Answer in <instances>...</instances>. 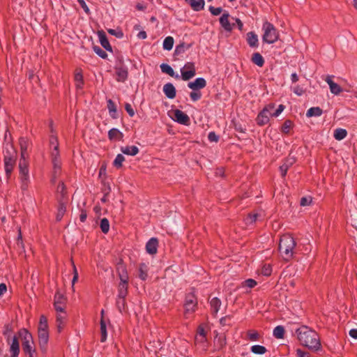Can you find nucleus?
<instances>
[{"label":"nucleus","mask_w":357,"mask_h":357,"mask_svg":"<svg viewBox=\"0 0 357 357\" xmlns=\"http://www.w3.org/2000/svg\"><path fill=\"white\" fill-rule=\"evenodd\" d=\"M20 146L21 150V157L18 165L20 188L23 193H26L31 185L29 161L27 160L28 140L26 138L21 137L20 139Z\"/></svg>","instance_id":"obj_1"},{"label":"nucleus","mask_w":357,"mask_h":357,"mask_svg":"<svg viewBox=\"0 0 357 357\" xmlns=\"http://www.w3.org/2000/svg\"><path fill=\"white\" fill-rule=\"evenodd\" d=\"M275 107V105L274 103L268 104L259 113L256 119L257 123L259 126H262L267 124L269 122L271 116L278 117L285 108L283 105H280L275 111L273 112Z\"/></svg>","instance_id":"obj_2"},{"label":"nucleus","mask_w":357,"mask_h":357,"mask_svg":"<svg viewBox=\"0 0 357 357\" xmlns=\"http://www.w3.org/2000/svg\"><path fill=\"white\" fill-rule=\"evenodd\" d=\"M295 247V240L291 235L284 234L280 238L279 252L284 260L289 261L293 257Z\"/></svg>","instance_id":"obj_3"},{"label":"nucleus","mask_w":357,"mask_h":357,"mask_svg":"<svg viewBox=\"0 0 357 357\" xmlns=\"http://www.w3.org/2000/svg\"><path fill=\"white\" fill-rule=\"evenodd\" d=\"M50 143L54 146V149L51 152V158L54 169L52 181L54 182L56 177L61 173V162L59 158V145L55 137H52Z\"/></svg>","instance_id":"obj_4"},{"label":"nucleus","mask_w":357,"mask_h":357,"mask_svg":"<svg viewBox=\"0 0 357 357\" xmlns=\"http://www.w3.org/2000/svg\"><path fill=\"white\" fill-rule=\"evenodd\" d=\"M262 29L264 31L262 39L264 43L272 44L278 40L279 33L273 24L266 21L263 24Z\"/></svg>","instance_id":"obj_5"},{"label":"nucleus","mask_w":357,"mask_h":357,"mask_svg":"<svg viewBox=\"0 0 357 357\" xmlns=\"http://www.w3.org/2000/svg\"><path fill=\"white\" fill-rule=\"evenodd\" d=\"M300 342L311 350L317 351L321 348L319 336H299Z\"/></svg>","instance_id":"obj_6"},{"label":"nucleus","mask_w":357,"mask_h":357,"mask_svg":"<svg viewBox=\"0 0 357 357\" xmlns=\"http://www.w3.org/2000/svg\"><path fill=\"white\" fill-rule=\"evenodd\" d=\"M197 305V300L194 293H189L185 296L184 303L185 316L193 313Z\"/></svg>","instance_id":"obj_7"},{"label":"nucleus","mask_w":357,"mask_h":357,"mask_svg":"<svg viewBox=\"0 0 357 357\" xmlns=\"http://www.w3.org/2000/svg\"><path fill=\"white\" fill-rule=\"evenodd\" d=\"M181 77L183 80L187 81L192 78L195 74V67L192 62H188L181 69Z\"/></svg>","instance_id":"obj_8"},{"label":"nucleus","mask_w":357,"mask_h":357,"mask_svg":"<svg viewBox=\"0 0 357 357\" xmlns=\"http://www.w3.org/2000/svg\"><path fill=\"white\" fill-rule=\"evenodd\" d=\"M54 309L56 311L66 310V298L60 293H56L54 296Z\"/></svg>","instance_id":"obj_9"},{"label":"nucleus","mask_w":357,"mask_h":357,"mask_svg":"<svg viewBox=\"0 0 357 357\" xmlns=\"http://www.w3.org/2000/svg\"><path fill=\"white\" fill-rule=\"evenodd\" d=\"M15 165V158L13 155H8L4 156V168L8 177H9Z\"/></svg>","instance_id":"obj_10"},{"label":"nucleus","mask_w":357,"mask_h":357,"mask_svg":"<svg viewBox=\"0 0 357 357\" xmlns=\"http://www.w3.org/2000/svg\"><path fill=\"white\" fill-rule=\"evenodd\" d=\"M333 75H328L325 81L328 84L331 93L337 96L342 91V89L339 84L333 82Z\"/></svg>","instance_id":"obj_11"},{"label":"nucleus","mask_w":357,"mask_h":357,"mask_svg":"<svg viewBox=\"0 0 357 357\" xmlns=\"http://www.w3.org/2000/svg\"><path fill=\"white\" fill-rule=\"evenodd\" d=\"M174 120L176 122L185 126H188L190 123L189 116L181 110H174Z\"/></svg>","instance_id":"obj_12"},{"label":"nucleus","mask_w":357,"mask_h":357,"mask_svg":"<svg viewBox=\"0 0 357 357\" xmlns=\"http://www.w3.org/2000/svg\"><path fill=\"white\" fill-rule=\"evenodd\" d=\"M67 313L66 310L56 311V326L60 333L66 321Z\"/></svg>","instance_id":"obj_13"},{"label":"nucleus","mask_w":357,"mask_h":357,"mask_svg":"<svg viewBox=\"0 0 357 357\" xmlns=\"http://www.w3.org/2000/svg\"><path fill=\"white\" fill-rule=\"evenodd\" d=\"M206 86V80L202 77H198L195 81L188 84V86L192 91H197L204 89Z\"/></svg>","instance_id":"obj_14"},{"label":"nucleus","mask_w":357,"mask_h":357,"mask_svg":"<svg viewBox=\"0 0 357 357\" xmlns=\"http://www.w3.org/2000/svg\"><path fill=\"white\" fill-rule=\"evenodd\" d=\"M9 352L10 353V357H18L20 354V344L17 338V336H13L10 342Z\"/></svg>","instance_id":"obj_15"},{"label":"nucleus","mask_w":357,"mask_h":357,"mask_svg":"<svg viewBox=\"0 0 357 357\" xmlns=\"http://www.w3.org/2000/svg\"><path fill=\"white\" fill-rule=\"evenodd\" d=\"M229 15L225 12L220 18V23L222 27L227 31H231L233 29L234 24H231L229 21Z\"/></svg>","instance_id":"obj_16"},{"label":"nucleus","mask_w":357,"mask_h":357,"mask_svg":"<svg viewBox=\"0 0 357 357\" xmlns=\"http://www.w3.org/2000/svg\"><path fill=\"white\" fill-rule=\"evenodd\" d=\"M158 241L156 238H151L146 245V252L150 255H155L158 251Z\"/></svg>","instance_id":"obj_17"},{"label":"nucleus","mask_w":357,"mask_h":357,"mask_svg":"<svg viewBox=\"0 0 357 357\" xmlns=\"http://www.w3.org/2000/svg\"><path fill=\"white\" fill-rule=\"evenodd\" d=\"M163 92L169 99H173L176 97V91L174 86L172 83H167L164 85Z\"/></svg>","instance_id":"obj_18"},{"label":"nucleus","mask_w":357,"mask_h":357,"mask_svg":"<svg viewBox=\"0 0 357 357\" xmlns=\"http://www.w3.org/2000/svg\"><path fill=\"white\" fill-rule=\"evenodd\" d=\"M47 319L45 316L41 315L38 325L39 335H46L47 333Z\"/></svg>","instance_id":"obj_19"},{"label":"nucleus","mask_w":357,"mask_h":357,"mask_svg":"<svg viewBox=\"0 0 357 357\" xmlns=\"http://www.w3.org/2000/svg\"><path fill=\"white\" fill-rule=\"evenodd\" d=\"M247 42L251 47H258L259 40L257 35L252 31L248 32L247 33Z\"/></svg>","instance_id":"obj_20"},{"label":"nucleus","mask_w":357,"mask_h":357,"mask_svg":"<svg viewBox=\"0 0 357 357\" xmlns=\"http://www.w3.org/2000/svg\"><path fill=\"white\" fill-rule=\"evenodd\" d=\"M121 151L123 153L131 156L136 155L139 151L138 147L136 146H122Z\"/></svg>","instance_id":"obj_21"},{"label":"nucleus","mask_w":357,"mask_h":357,"mask_svg":"<svg viewBox=\"0 0 357 357\" xmlns=\"http://www.w3.org/2000/svg\"><path fill=\"white\" fill-rule=\"evenodd\" d=\"M123 134L117 128H112L108 132V138L110 140H121Z\"/></svg>","instance_id":"obj_22"},{"label":"nucleus","mask_w":357,"mask_h":357,"mask_svg":"<svg viewBox=\"0 0 357 357\" xmlns=\"http://www.w3.org/2000/svg\"><path fill=\"white\" fill-rule=\"evenodd\" d=\"M149 266L145 263H141L139 265V278L142 280H146L148 278Z\"/></svg>","instance_id":"obj_23"},{"label":"nucleus","mask_w":357,"mask_h":357,"mask_svg":"<svg viewBox=\"0 0 357 357\" xmlns=\"http://www.w3.org/2000/svg\"><path fill=\"white\" fill-rule=\"evenodd\" d=\"M75 82L77 89H82L84 85L83 75L81 70H77L75 74Z\"/></svg>","instance_id":"obj_24"},{"label":"nucleus","mask_w":357,"mask_h":357,"mask_svg":"<svg viewBox=\"0 0 357 357\" xmlns=\"http://www.w3.org/2000/svg\"><path fill=\"white\" fill-rule=\"evenodd\" d=\"M32 336H25V341L23 343V350L25 353L29 354L31 356L32 349V344L33 342L31 340Z\"/></svg>","instance_id":"obj_25"},{"label":"nucleus","mask_w":357,"mask_h":357,"mask_svg":"<svg viewBox=\"0 0 357 357\" xmlns=\"http://www.w3.org/2000/svg\"><path fill=\"white\" fill-rule=\"evenodd\" d=\"M99 40L101 45L107 51H112V47L109 44V40L107 38V36L104 33L100 32L99 34Z\"/></svg>","instance_id":"obj_26"},{"label":"nucleus","mask_w":357,"mask_h":357,"mask_svg":"<svg viewBox=\"0 0 357 357\" xmlns=\"http://www.w3.org/2000/svg\"><path fill=\"white\" fill-rule=\"evenodd\" d=\"M210 305L212 312L216 314L221 306V301L218 298L214 297L211 300Z\"/></svg>","instance_id":"obj_27"},{"label":"nucleus","mask_w":357,"mask_h":357,"mask_svg":"<svg viewBox=\"0 0 357 357\" xmlns=\"http://www.w3.org/2000/svg\"><path fill=\"white\" fill-rule=\"evenodd\" d=\"M251 61L259 67H262L264 64V59L259 52H255L252 54Z\"/></svg>","instance_id":"obj_28"},{"label":"nucleus","mask_w":357,"mask_h":357,"mask_svg":"<svg viewBox=\"0 0 357 357\" xmlns=\"http://www.w3.org/2000/svg\"><path fill=\"white\" fill-rule=\"evenodd\" d=\"M128 284L119 283L118 286L119 298H126L128 295Z\"/></svg>","instance_id":"obj_29"},{"label":"nucleus","mask_w":357,"mask_h":357,"mask_svg":"<svg viewBox=\"0 0 357 357\" xmlns=\"http://www.w3.org/2000/svg\"><path fill=\"white\" fill-rule=\"evenodd\" d=\"M119 283L128 284V275L126 268L123 266L119 268Z\"/></svg>","instance_id":"obj_30"},{"label":"nucleus","mask_w":357,"mask_h":357,"mask_svg":"<svg viewBox=\"0 0 357 357\" xmlns=\"http://www.w3.org/2000/svg\"><path fill=\"white\" fill-rule=\"evenodd\" d=\"M323 113L322 109L319 107H310L306 113L307 117L320 116Z\"/></svg>","instance_id":"obj_31"},{"label":"nucleus","mask_w":357,"mask_h":357,"mask_svg":"<svg viewBox=\"0 0 357 357\" xmlns=\"http://www.w3.org/2000/svg\"><path fill=\"white\" fill-rule=\"evenodd\" d=\"M294 330L296 332V335H307L310 333H312V331L311 328L307 327V326H300L296 325L294 327Z\"/></svg>","instance_id":"obj_32"},{"label":"nucleus","mask_w":357,"mask_h":357,"mask_svg":"<svg viewBox=\"0 0 357 357\" xmlns=\"http://www.w3.org/2000/svg\"><path fill=\"white\" fill-rule=\"evenodd\" d=\"M161 71L164 73L169 75L171 77H175L176 78H178L179 76L178 75H174V71L173 68L168 64L162 63L160 65Z\"/></svg>","instance_id":"obj_33"},{"label":"nucleus","mask_w":357,"mask_h":357,"mask_svg":"<svg viewBox=\"0 0 357 357\" xmlns=\"http://www.w3.org/2000/svg\"><path fill=\"white\" fill-rule=\"evenodd\" d=\"M347 132L345 129L337 128L334 131V138L337 140H342L347 137Z\"/></svg>","instance_id":"obj_34"},{"label":"nucleus","mask_w":357,"mask_h":357,"mask_svg":"<svg viewBox=\"0 0 357 357\" xmlns=\"http://www.w3.org/2000/svg\"><path fill=\"white\" fill-rule=\"evenodd\" d=\"M204 0H195L190 6L191 8L195 11H200L204 8Z\"/></svg>","instance_id":"obj_35"},{"label":"nucleus","mask_w":357,"mask_h":357,"mask_svg":"<svg viewBox=\"0 0 357 357\" xmlns=\"http://www.w3.org/2000/svg\"><path fill=\"white\" fill-rule=\"evenodd\" d=\"M174 45V38L172 36H167L165 38L162 43V47L164 50H171Z\"/></svg>","instance_id":"obj_36"},{"label":"nucleus","mask_w":357,"mask_h":357,"mask_svg":"<svg viewBox=\"0 0 357 357\" xmlns=\"http://www.w3.org/2000/svg\"><path fill=\"white\" fill-rule=\"evenodd\" d=\"M107 102L110 116L112 118H116V107L115 103L111 99H109Z\"/></svg>","instance_id":"obj_37"},{"label":"nucleus","mask_w":357,"mask_h":357,"mask_svg":"<svg viewBox=\"0 0 357 357\" xmlns=\"http://www.w3.org/2000/svg\"><path fill=\"white\" fill-rule=\"evenodd\" d=\"M100 227L101 229V231L104 234H107L109 231V220L107 218H105L101 219L100 223Z\"/></svg>","instance_id":"obj_38"},{"label":"nucleus","mask_w":357,"mask_h":357,"mask_svg":"<svg viewBox=\"0 0 357 357\" xmlns=\"http://www.w3.org/2000/svg\"><path fill=\"white\" fill-rule=\"evenodd\" d=\"M257 282L253 279H247L241 283L242 288L252 289L257 285Z\"/></svg>","instance_id":"obj_39"},{"label":"nucleus","mask_w":357,"mask_h":357,"mask_svg":"<svg viewBox=\"0 0 357 357\" xmlns=\"http://www.w3.org/2000/svg\"><path fill=\"white\" fill-rule=\"evenodd\" d=\"M251 351L256 354H264L266 351V347L261 345H253L250 349Z\"/></svg>","instance_id":"obj_40"},{"label":"nucleus","mask_w":357,"mask_h":357,"mask_svg":"<svg viewBox=\"0 0 357 357\" xmlns=\"http://www.w3.org/2000/svg\"><path fill=\"white\" fill-rule=\"evenodd\" d=\"M126 298H116V306L119 310L122 312L126 310Z\"/></svg>","instance_id":"obj_41"},{"label":"nucleus","mask_w":357,"mask_h":357,"mask_svg":"<svg viewBox=\"0 0 357 357\" xmlns=\"http://www.w3.org/2000/svg\"><path fill=\"white\" fill-rule=\"evenodd\" d=\"M124 160H125L124 156L121 154H118L114 160L113 165L116 168H120L122 167V164Z\"/></svg>","instance_id":"obj_42"},{"label":"nucleus","mask_w":357,"mask_h":357,"mask_svg":"<svg viewBox=\"0 0 357 357\" xmlns=\"http://www.w3.org/2000/svg\"><path fill=\"white\" fill-rule=\"evenodd\" d=\"M291 127H292V121L290 120H286L284 122V123L281 128V131L284 133L287 134L289 132Z\"/></svg>","instance_id":"obj_43"},{"label":"nucleus","mask_w":357,"mask_h":357,"mask_svg":"<svg viewBox=\"0 0 357 357\" xmlns=\"http://www.w3.org/2000/svg\"><path fill=\"white\" fill-rule=\"evenodd\" d=\"M116 74L119 77V81H124L128 77V71L123 68H119L116 71Z\"/></svg>","instance_id":"obj_44"},{"label":"nucleus","mask_w":357,"mask_h":357,"mask_svg":"<svg viewBox=\"0 0 357 357\" xmlns=\"http://www.w3.org/2000/svg\"><path fill=\"white\" fill-rule=\"evenodd\" d=\"M94 52L102 59H106L107 56V54L102 50L100 47L94 46L93 47Z\"/></svg>","instance_id":"obj_45"},{"label":"nucleus","mask_w":357,"mask_h":357,"mask_svg":"<svg viewBox=\"0 0 357 357\" xmlns=\"http://www.w3.org/2000/svg\"><path fill=\"white\" fill-rule=\"evenodd\" d=\"M66 211V206L63 204H61L59 208L58 209V213L56 215L57 221H60L63 218L64 213Z\"/></svg>","instance_id":"obj_46"},{"label":"nucleus","mask_w":357,"mask_h":357,"mask_svg":"<svg viewBox=\"0 0 357 357\" xmlns=\"http://www.w3.org/2000/svg\"><path fill=\"white\" fill-rule=\"evenodd\" d=\"M272 273V268L270 264H265L261 268V274L265 276H269Z\"/></svg>","instance_id":"obj_47"},{"label":"nucleus","mask_w":357,"mask_h":357,"mask_svg":"<svg viewBox=\"0 0 357 357\" xmlns=\"http://www.w3.org/2000/svg\"><path fill=\"white\" fill-rule=\"evenodd\" d=\"M190 97L191 98V100L192 101H197L198 100H199L202 97V93L200 91H199L198 90L197 91H192L190 93Z\"/></svg>","instance_id":"obj_48"},{"label":"nucleus","mask_w":357,"mask_h":357,"mask_svg":"<svg viewBox=\"0 0 357 357\" xmlns=\"http://www.w3.org/2000/svg\"><path fill=\"white\" fill-rule=\"evenodd\" d=\"M259 215L257 213H251L249 214L246 218L245 221L247 224H252L257 220Z\"/></svg>","instance_id":"obj_49"},{"label":"nucleus","mask_w":357,"mask_h":357,"mask_svg":"<svg viewBox=\"0 0 357 357\" xmlns=\"http://www.w3.org/2000/svg\"><path fill=\"white\" fill-rule=\"evenodd\" d=\"M108 33L112 36H115L116 37L121 38L123 36V33L121 30L116 29H108Z\"/></svg>","instance_id":"obj_50"},{"label":"nucleus","mask_w":357,"mask_h":357,"mask_svg":"<svg viewBox=\"0 0 357 357\" xmlns=\"http://www.w3.org/2000/svg\"><path fill=\"white\" fill-rule=\"evenodd\" d=\"M209 11L211 12V13L213 15L216 16V15H220L222 13V9L220 7L215 8V7L211 6H209Z\"/></svg>","instance_id":"obj_51"},{"label":"nucleus","mask_w":357,"mask_h":357,"mask_svg":"<svg viewBox=\"0 0 357 357\" xmlns=\"http://www.w3.org/2000/svg\"><path fill=\"white\" fill-rule=\"evenodd\" d=\"M125 109L131 117H132L135 114L132 105L130 103H126Z\"/></svg>","instance_id":"obj_52"},{"label":"nucleus","mask_w":357,"mask_h":357,"mask_svg":"<svg viewBox=\"0 0 357 357\" xmlns=\"http://www.w3.org/2000/svg\"><path fill=\"white\" fill-rule=\"evenodd\" d=\"M284 327L282 326H278L274 328L273 331V335H284Z\"/></svg>","instance_id":"obj_53"},{"label":"nucleus","mask_w":357,"mask_h":357,"mask_svg":"<svg viewBox=\"0 0 357 357\" xmlns=\"http://www.w3.org/2000/svg\"><path fill=\"white\" fill-rule=\"evenodd\" d=\"M289 167V165H288L287 163H284L280 167V171L281 172L282 176L284 177L287 174Z\"/></svg>","instance_id":"obj_54"},{"label":"nucleus","mask_w":357,"mask_h":357,"mask_svg":"<svg viewBox=\"0 0 357 357\" xmlns=\"http://www.w3.org/2000/svg\"><path fill=\"white\" fill-rule=\"evenodd\" d=\"M311 197H302L300 204L301 206H309L311 204Z\"/></svg>","instance_id":"obj_55"},{"label":"nucleus","mask_w":357,"mask_h":357,"mask_svg":"<svg viewBox=\"0 0 357 357\" xmlns=\"http://www.w3.org/2000/svg\"><path fill=\"white\" fill-rule=\"evenodd\" d=\"M208 140L210 142H218V136L214 132H211L208 133Z\"/></svg>","instance_id":"obj_56"},{"label":"nucleus","mask_w":357,"mask_h":357,"mask_svg":"<svg viewBox=\"0 0 357 357\" xmlns=\"http://www.w3.org/2000/svg\"><path fill=\"white\" fill-rule=\"evenodd\" d=\"M206 332L205 331V326L204 324H201L197 328V335H206Z\"/></svg>","instance_id":"obj_57"},{"label":"nucleus","mask_w":357,"mask_h":357,"mask_svg":"<svg viewBox=\"0 0 357 357\" xmlns=\"http://www.w3.org/2000/svg\"><path fill=\"white\" fill-rule=\"evenodd\" d=\"M7 287L4 283L0 284V298L6 292Z\"/></svg>","instance_id":"obj_58"},{"label":"nucleus","mask_w":357,"mask_h":357,"mask_svg":"<svg viewBox=\"0 0 357 357\" xmlns=\"http://www.w3.org/2000/svg\"><path fill=\"white\" fill-rule=\"evenodd\" d=\"M294 92L298 96H301L303 93L304 91L300 86H296L294 88Z\"/></svg>","instance_id":"obj_59"},{"label":"nucleus","mask_w":357,"mask_h":357,"mask_svg":"<svg viewBox=\"0 0 357 357\" xmlns=\"http://www.w3.org/2000/svg\"><path fill=\"white\" fill-rule=\"evenodd\" d=\"M87 214L85 211H82L80 215H79V220L81 222H84L86 220Z\"/></svg>","instance_id":"obj_60"},{"label":"nucleus","mask_w":357,"mask_h":357,"mask_svg":"<svg viewBox=\"0 0 357 357\" xmlns=\"http://www.w3.org/2000/svg\"><path fill=\"white\" fill-rule=\"evenodd\" d=\"M100 331H101V335H107L106 326L102 321H101V323H100Z\"/></svg>","instance_id":"obj_61"},{"label":"nucleus","mask_w":357,"mask_h":357,"mask_svg":"<svg viewBox=\"0 0 357 357\" xmlns=\"http://www.w3.org/2000/svg\"><path fill=\"white\" fill-rule=\"evenodd\" d=\"M80 6L86 14L90 13V10H89V7L87 6L86 3H85V1L84 3H82L80 4Z\"/></svg>","instance_id":"obj_62"},{"label":"nucleus","mask_w":357,"mask_h":357,"mask_svg":"<svg viewBox=\"0 0 357 357\" xmlns=\"http://www.w3.org/2000/svg\"><path fill=\"white\" fill-rule=\"evenodd\" d=\"M235 21L236 22L238 29L241 31L243 29V22L238 18H236Z\"/></svg>","instance_id":"obj_63"},{"label":"nucleus","mask_w":357,"mask_h":357,"mask_svg":"<svg viewBox=\"0 0 357 357\" xmlns=\"http://www.w3.org/2000/svg\"><path fill=\"white\" fill-rule=\"evenodd\" d=\"M57 190L59 191H61V192L62 194L64 193V190H65V185H64V183L63 182L60 183L58 185V188H57Z\"/></svg>","instance_id":"obj_64"}]
</instances>
